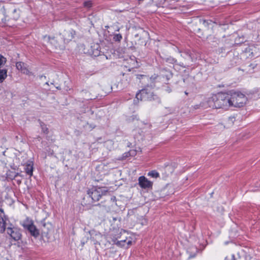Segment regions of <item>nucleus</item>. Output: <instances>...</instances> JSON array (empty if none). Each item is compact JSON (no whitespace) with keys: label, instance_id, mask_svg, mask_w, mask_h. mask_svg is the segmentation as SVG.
<instances>
[{"label":"nucleus","instance_id":"25","mask_svg":"<svg viewBox=\"0 0 260 260\" xmlns=\"http://www.w3.org/2000/svg\"><path fill=\"white\" fill-rule=\"evenodd\" d=\"M18 175V173H17V174L15 175V177L17 176Z\"/></svg>","mask_w":260,"mask_h":260},{"label":"nucleus","instance_id":"17","mask_svg":"<svg viewBox=\"0 0 260 260\" xmlns=\"http://www.w3.org/2000/svg\"><path fill=\"white\" fill-rule=\"evenodd\" d=\"M7 77V70L0 69V83H2Z\"/></svg>","mask_w":260,"mask_h":260},{"label":"nucleus","instance_id":"8","mask_svg":"<svg viewBox=\"0 0 260 260\" xmlns=\"http://www.w3.org/2000/svg\"><path fill=\"white\" fill-rule=\"evenodd\" d=\"M139 184L142 188L146 189L151 187L152 182L148 180L145 177L141 176L139 178Z\"/></svg>","mask_w":260,"mask_h":260},{"label":"nucleus","instance_id":"18","mask_svg":"<svg viewBox=\"0 0 260 260\" xmlns=\"http://www.w3.org/2000/svg\"><path fill=\"white\" fill-rule=\"evenodd\" d=\"M25 172L29 175L32 176L33 173V167L31 164H27L25 169Z\"/></svg>","mask_w":260,"mask_h":260},{"label":"nucleus","instance_id":"11","mask_svg":"<svg viewBox=\"0 0 260 260\" xmlns=\"http://www.w3.org/2000/svg\"><path fill=\"white\" fill-rule=\"evenodd\" d=\"M150 95L147 92L146 89H142L139 93L136 94V98L137 100H146L150 98Z\"/></svg>","mask_w":260,"mask_h":260},{"label":"nucleus","instance_id":"2","mask_svg":"<svg viewBox=\"0 0 260 260\" xmlns=\"http://www.w3.org/2000/svg\"><path fill=\"white\" fill-rule=\"evenodd\" d=\"M230 108H241L244 107L248 101L245 94L239 91L228 92Z\"/></svg>","mask_w":260,"mask_h":260},{"label":"nucleus","instance_id":"15","mask_svg":"<svg viewBox=\"0 0 260 260\" xmlns=\"http://www.w3.org/2000/svg\"><path fill=\"white\" fill-rule=\"evenodd\" d=\"M91 238L94 241V244H100V242L102 241L103 238V235L100 233H95L92 236Z\"/></svg>","mask_w":260,"mask_h":260},{"label":"nucleus","instance_id":"7","mask_svg":"<svg viewBox=\"0 0 260 260\" xmlns=\"http://www.w3.org/2000/svg\"><path fill=\"white\" fill-rule=\"evenodd\" d=\"M7 220L8 219L4 214V210L2 209H0V233H4L6 229H7Z\"/></svg>","mask_w":260,"mask_h":260},{"label":"nucleus","instance_id":"19","mask_svg":"<svg viewBox=\"0 0 260 260\" xmlns=\"http://www.w3.org/2000/svg\"><path fill=\"white\" fill-rule=\"evenodd\" d=\"M148 175V176L155 178H156L159 176V173L155 170L149 172Z\"/></svg>","mask_w":260,"mask_h":260},{"label":"nucleus","instance_id":"1","mask_svg":"<svg viewBox=\"0 0 260 260\" xmlns=\"http://www.w3.org/2000/svg\"><path fill=\"white\" fill-rule=\"evenodd\" d=\"M228 92H221L209 98L207 103L212 108L228 110L230 108Z\"/></svg>","mask_w":260,"mask_h":260},{"label":"nucleus","instance_id":"9","mask_svg":"<svg viewBox=\"0 0 260 260\" xmlns=\"http://www.w3.org/2000/svg\"><path fill=\"white\" fill-rule=\"evenodd\" d=\"M52 230V225L50 223H44L43 225V227L42 228V236L44 237L47 238V239L49 238V233Z\"/></svg>","mask_w":260,"mask_h":260},{"label":"nucleus","instance_id":"16","mask_svg":"<svg viewBox=\"0 0 260 260\" xmlns=\"http://www.w3.org/2000/svg\"><path fill=\"white\" fill-rule=\"evenodd\" d=\"M43 39L45 42H50L51 44L53 45H56L57 44L56 40H55V37H51L49 36H45L43 37Z\"/></svg>","mask_w":260,"mask_h":260},{"label":"nucleus","instance_id":"5","mask_svg":"<svg viewBox=\"0 0 260 260\" xmlns=\"http://www.w3.org/2000/svg\"><path fill=\"white\" fill-rule=\"evenodd\" d=\"M245 53L250 57H257L260 55V43L251 44L245 49Z\"/></svg>","mask_w":260,"mask_h":260},{"label":"nucleus","instance_id":"20","mask_svg":"<svg viewBox=\"0 0 260 260\" xmlns=\"http://www.w3.org/2000/svg\"><path fill=\"white\" fill-rule=\"evenodd\" d=\"M122 37L121 34H115L113 37V39L115 41L120 42L122 39Z\"/></svg>","mask_w":260,"mask_h":260},{"label":"nucleus","instance_id":"21","mask_svg":"<svg viewBox=\"0 0 260 260\" xmlns=\"http://www.w3.org/2000/svg\"><path fill=\"white\" fill-rule=\"evenodd\" d=\"M6 62V59L3 56L0 54V66L4 64Z\"/></svg>","mask_w":260,"mask_h":260},{"label":"nucleus","instance_id":"12","mask_svg":"<svg viewBox=\"0 0 260 260\" xmlns=\"http://www.w3.org/2000/svg\"><path fill=\"white\" fill-rule=\"evenodd\" d=\"M75 35V32L72 29L66 30L62 33L64 40L67 41L71 40Z\"/></svg>","mask_w":260,"mask_h":260},{"label":"nucleus","instance_id":"4","mask_svg":"<svg viewBox=\"0 0 260 260\" xmlns=\"http://www.w3.org/2000/svg\"><path fill=\"white\" fill-rule=\"evenodd\" d=\"M23 226L27 230L31 235L35 237H38L40 235L39 230L34 225L33 221L28 219H26L22 224Z\"/></svg>","mask_w":260,"mask_h":260},{"label":"nucleus","instance_id":"26","mask_svg":"<svg viewBox=\"0 0 260 260\" xmlns=\"http://www.w3.org/2000/svg\"><path fill=\"white\" fill-rule=\"evenodd\" d=\"M185 94H188V93H187V92H185Z\"/></svg>","mask_w":260,"mask_h":260},{"label":"nucleus","instance_id":"14","mask_svg":"<svg viewBox=\"0 0 260 260\" xmlns=\"http://www.w3.org/2000/svg\"><path fill=\"white\" fill-rule=\"evenodd\" d=\"M198 251V250L197 248L193 246H191L187 249V252L189 255V258L194 257L196 255Z\"/></svg>","mask_w":260,"mask_h":260},{"label":"nucleus","instance_id":"24","mask_svg":"<svg viewBox=\"0 0 260 260\" xmlns=\"http://www.w3.org/2000/svg\"><path fill=\"white\" fill-rule=\"evenodd\" d=\"M134 67H135V68H137V67H138V66H134Z\"/></svg>","mask_w":260,"mask_h":260},{"label":"nucleus","instance_id":"13","mask_svg":"<svg viewBox=\"0 0 260 260\" xmlns=\"http://www.w3.org/2000/svg\"><path fill=\"white\" fill-rule=\"evenodd\" d=\"M120 240L114 241V243L116 245L125 247L127 248L129 245H132V241L131 240L123 239L119 237Z\"/></svg>","mask_w":260,"mask_h":260},{"label":"nucleus","instance_id":"3","mask_svg":"<svg viewBox=\"0 0 260 260\" xmlns=\"http://www.w3.org/2000/svg\"><path fill=\"white\" fill-rule=\"evenodd\" d=\"M108 192V189L106 187H95L89 190L88 194L94 202L99 201L103 196H105Z\"/></svg>","mask_w":260,"mask_h":260},{"label":"nucleus","instance_id":"10","mask_svg":"<svg viewBox=\"0 0 260 260\" xmlns=\"http://www.w3.org/2000/svg\"><path fill=\"white\" fill-rule=\"evenodd\" d=\"M16 67L19 71L24 74L27 75H31L32 74L28 69L26 64L23 62L19 61L16 62Z\"/></svg>","mask_w":260,"mask_h":260},{"label":"nucleus","instance_id":"6","mask_svg":"<svg viewBox=\"0 0 260 260\" xmlns=\"http://www.w3.org/2000/svg\"><path fill=\"white\" fill-rule=\"evenodd\" d=\"M7 233L15 241L19 240L21 237L20 230L15 227H7Z\"/></svg>","mask_w":260,"mask_h":260},{"label":"nucleus","instance_id":"23","mask_svg":"<svg viewBox=\"0 0 260 260\" xmlns=\"http://www.w3.org/2000/svg\"><path fill=\"white\" fill-rule=\"evenodd\" d=\"M84 6L89 8L91 6V3L90 2H86L84 3Z\"/></svg>","mask_w":260,"mask_h":260},{"label":"nucleus","instance_id":"22","mask_svg":"<svg viewBox=\"0 0 260 260\" xmlns=\"http://www.w3.org/2000/svg\"><path fill=\"white\" fill-rule=\"evenodd\" d=\"M235 118L234 117H230L228 119V121L229 122V123H234V122L235 121Z\"/></svg>","mask_w":260,"mask_h":260}]
</instances>
